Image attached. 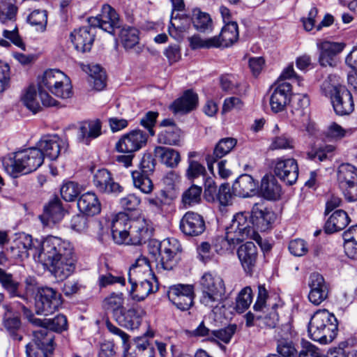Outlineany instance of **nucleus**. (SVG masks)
Returning a JSON list of instances; mask_svg holds the SVG:
<instances>
[{"instance_id":"obj_1","label":"nucleus","mask_w":357,"mask_h":357,"mask_svg":"<svg viewBox=\"0 0 357 357\" xmlns=\"http://www.w3.org/2000/svg\"><path fill=\"white\" fill-rule=\"evenodd\" d=\"M38 248L36 260L51 268L60 280L69 277L75 269L76 259L71 244L61 238L49 236L36 242Z\"/></svg>"},{"instance_id":"obj_2","label":"nucleus","mask_w":357,"mask_h":357,"mask_svg":"<svg viewBox=\"0 0 357 357\" xmlns=\"http://www.w3.org/2000/svg\"><path fill=\"white\" fill-rule=\"evenodd\" d=\"M38 89L39 98L45 107L55 106L57 101L52 98L47 91L61 98H68L72 96L71 86L67 76L61 70L50 69L38 78Z\"/></svg>"},{"instance_id":"obj_3","label":"nucleus","mask_w":357,"mask_h":357,"mask_svg":"<svg viewBox=\"0 0 357 357\" xmlns=\"http://www.w3.org/2000/svg\"><path fill=\"white\" fill-rule=\"evenodd\" d=\"M1 162L5 171L16 178L20 174H29L38 169L44 162V155L36 146L10 153Z\"/></svg>"},{"instance_id":"obj_4","label":"nucleus","mask_w":357,"mask_h":357,"mask_svg":"<svg viewBox=\"0 0 357 357\" xmlns=\"http://www.w3.org/2000/svg\"><path fill=\"white\" fill-rule=\"evenodd\" d=\"M257 239V235L251 223L249 212H240L234 215L231 223L226 229L225 237L220 238L222 244L220 250L233 249L248 238Z\"/></svg>"},{"instance_id":"obj_5","label":"nucleus","mask_w":357,"mask_h":357,"mask_svg":"<svg viewBox=\"0 0 357 357\" xmlns=\"http://www.w3.org/2000/svg\"><path fill=\"white\" fill-rule=\"evenodd\" d=\"M200 303L213 309L225 300L226 288L223 279L218 274L205 273L200 280Z\"/></svg>"},{"instance_id":"obj_6","label":"nucleus","mask_w":357,"mask_h":357,"mask_svg":"<svg viewBox=\"0 0 357 357\" xmlns=\"http://www.w3.org/2000/svg\"><path fill=\"white\" fill-rule=\"evenodd\" d=\"M151 271V266L149 260L144 257L138 258L135 263L132 265L128 272V280L131 284L130 291L132 298L136 301H144L151 293L153 291L152 282L147 279L139 280V274L142 272Z\"/></svg>"},{"instance_id":"obj_7","label":"nucleus","mask_w":357,"mask_h":357,"mask_svg":"<svg viewBox=\"0 0 357 357\" xmlns=\"http://www.w3.org/2000/svg\"><path fill=\"white\" fill-rule=\"evenodd\" d=\"M314 341L320 344H330L337 334V319L325 309L314 312Z\"/></svg>"},{"instance_id":"obj_8","label":"nucleus","mask_w":357,"mask_h":357,"mask_svg":"<svg viewBox=\"0 0 357 357\" xmlns=\"http://www.w3.org/2000/svg\"><path fill=\"white\" fill-rule=\"evenodd\" d=\"M61 303V295L54 289L49 287L38 288L35 301L38 314H51L59 309Z\"/></svg>"},{"instance_id":"obj_9","label":"nucleus","mask_w":357,"mask_h":357,"mask_svg":"<svg viewBox=\"0 0 357 357\" xmlns=\"http://www.w3.org/2000/svg\"><path fill=\"white\" fill-rule=\"evenodd\" d=\"M159 259H156V268L160 270H172L176 263V257L182 252V247L178 239L167 238L163 240L157 248Z\"/></svg>"},{"instance_id":"obj_10","label":"nucleus","mask_w":357,"mask_h":357,"mask_svg":"<svg viewBox=\"0 0 357 357\" xmlns=\"http://www.w3.org/2000/svg\"><path fill=\"white\" fill-rule=\"evenodd\" d=\"M250 214L257 238L259 237L258 232H265L271 229L277 218L272 209L266 207L261 203L255 204Z\"/></svg>"},{"instance_id":"obj_11","label":"nucleus","mask_w":357,"mask_h":357,"mask_svg":"<svg viewBox=\"0 0 357 357\" xmlns=\"http://www.w3.org/2000/svg\"><path fill=\"white\" fill-rule=\"evenodd\" d=\"M88 22L93 28L98 27L112 35L114 34L116 29L121 27L118 13L108 4L102 6L101 13L97 16L89 17Z\"/></svg>"},{"instance_id":"obj_12","label":"nucleus","mask_w":357,"mask_h":357,"mask_svg":"<svg viewBox=\"0 0 357 357\" xmlns=\"http://www.w3.org/2000/svg\"><path fill=\"white\" fill-rule=\"evenodd\" d=\"M272 93L269 99L271 111L278 113L284 111L290 102L292 86L288 82L277 81L271 87Z\"/></svg>"},{"instance_id":"obj_13","label":"nucleus","mask_w":357,"mask_h":357,"mask_svg":"<svg viewBox=\"0 0 357 357\" xmlns=\"http://www.w3.org/2000/svg\"><path fill=\"white\" fill-rule=\"evenodd\" d=\"M148 135L144 131L136 129L121 137L115 144V149L119 153H134L146 145Z\"/></svg>"},{"instance_id":"obj_14","label":"nucleus","mask_w":357,"mask_h":357,"mask_svg":"<svg viewBox=\"0 0 357 357\" xmlns=\"http://www.w3.org/2000/svg\"><path fill=\"white\" fill-rule=\"evenodd\" d=\"M129 229L128 243L134 245L145 243L151 238L154 231L152 222L141 216L136 219H132Z\"/></svg>"},{"instance_id":"obj_15","label":"nucleus","mask_w":357,"mask_h":357,"mask_svg":"<svg viewBox=\"0 0 357 357\" xmlns=\"http://www.w3.org/2000/svg\"><path fill=\"white\" fill-rule=\"evenodd\" d=\"M18 312L20 311L27 317L29 321L36 326L47 328L48 331L61 333L68 328V321L66 316L58 314L52 319H38L34 317L31 311L24 305L19 304Z\"/></svg>"},{"instance_id":"obj_16","label":"nucleus","mask_w":357,"mask_h":357,"mask_svg":"<svg viewBox=\"0 0 357 357\" xmlns=\"http://www.w3.org/2000/svg\"><path fill=\"white\" fill-rule=\"evenodd\" d=\"M273 172L287 185H294L298 177V165L294 158H277L274 162Z\"/></svg>"},{"instance_id":"obj_17","label":"nucleus","mask_w":357,"mask_h":357,"mask_svg":"<svg viewBox=\"0 0 357 357\" xmlns=\"http://www.w3.org/2000/svg\"><path fill=\"white\" fill-rule=\"evenodd\" d=\"M169 300L180 310L185 311L193 304L194 289L192 285L178 284L169 287Z\"/></svg>"},{"instance_id":"obj_18","label":"nucleus","mask_w":357,"mask_h":357,"mask_svg":"<svg viewBox=\"0 0 357 357\" xmlns=\"http://www.w3.org/2000/svg\"><path fill=\"white\" fill-rule=\"evenodd\" d=\"M38 150L51 160H56L62 151H66L68 144L57 135L43 136L36 144Z\"/></svg>"},{"instance_id":"obj_19","label":"nucleus","mask_w":357,"mask_h":357,"mask_svg":"<svg viewBox=\"0 0 357 357\" xmlns=\"http://www.w3.org/2000/svg\"><path fill=\"white\" fill-rule=\"evenodd\" d=\"M144 314L145 312L142 307L133 306L129 309L123 307L116 310L114 318L121 326L134 330L141 325Z\"/></svg>"},{"instance_id":"obj_20","label":"nucleus","mask_w":357,"mask_h":357,"mask_svg":"<svg viewBox=\"0 0 357 357\" xmlns=\"http://www.w3.org/2000/svg\"><path fill=\"white\" fill-rule=\"evenodd\" d=\"M179 229L188 236H197L206 229L204 217L195 212H186L180 220Z\"/></svg>"},{"instance_id":"obj_21","label":"nucleus","mask_w":357,"mask_h":357,"mask_svg":"<svg viewBox=\"0 0 357 357\" xmlns=\"http://www.w3.org/2000/svg\"><path fill=\"white\" fill-rule=\"evenodd\" d=\"M318 50V63L324 68L333 67L335 65V57L340 53L344 45L330 41H321L317 43Z\"/></svg>"},{"instance_id":"obj_22","label":"nucleus","mask_w":357,"mask_h":357,"mask_svg":"<svg viewBox=\"0 0 357 357\" xmlns=\"http://www.w3.org/2000/svg\"><path fill=\"white\" fill-rule=\"evenodd\" d=\"M93 183L96 189L102 193L119 194L123 188L114 181L110 172L106 169H98L93 175Z\"/></svg>"},{"instance_id":"obj_23","label":"nucleus","mask_w":357,"mask_h":357,"mask_svg":"<svg viewBox=\"0 0 357 357\" xmlns=\"http://www.w3.org/2000/svg\"><path fill=\"white\" fill-rule=\"evenodd\" d=\"M93 29L89 25L75 29L70 33L71 41L78 52L84 53L91 50L95 38Z\"/></svg>"},{"instance_id":"obj_24","label":"nucleus","mask_w":357,"mask_h":357,"mask_svg":"<svg viewBox=\"0 0 357 357\" xmlns=\"http://www.w3.org/2000/svg\"><path fill=\"white\" fill-rule=\"evenodd\" d=\"M331 100L335 113L340 116L349 114L354 109L353 96L345 87H340Z\"/></svg>"},{"instance_id":"obj_25","label":"nucleus","mask_w":357,"mask_h":357,"mask_svg":"<svg viewBox=\"0 0 357 357\" xmlns=\"http://www.w3.org/2000/svg\"><path fill=\"white\" fill-rule=\"evenodd\" d=\"M119 33V40L126 51L135 49L139 54L142 49L137 46L139 42V31L132 26L124 25L121 26Z\"/></svg>"},{"instance_id":"obj_26","label":"nucleus","mask_w":357,"mask_h":357,"mask_svg":"<svg viewBox=\"0 0 357 357\" xmlns=\"http://www.w3.org/2000/svg\"><path fill=\"white\" fill-rule=\"evenodd\" d=\"M101 122L100 120L86 121L80 123L77 133V140L86 145L101 135Z\"/></svg>"},{"instance_id":"obj_27","label":"nucleus","mask_w":357,"mask_h":357,"mask_svg":"<svg viewBox=\"0 0 357 357\" xmlns=\"http://www.w3.org/2000/svg\"><path fill=\"white\" fill-rule=\"evenodd\" d=\"M237 255L245 271L251 273L257 261V246L254 243L248 241L238 248Z\"/></svg>"},{"instance_id":"obj_28","label":"nucleus","mask_w":357,"mask_h":357,"mask_svg":"<svg viewBox=\"0 0 357 357\" xmlns=\"http://www.w3.org/2000/svg\"><path fill=\"white\" fill-rule=\"evenodd\" d=\"M258 182L250 175L245 174L239 176L232 185L233 193L235 195L248 197L255 194Z\"/></svg>"},{"instance_id":"obj_29","label":"nucleus","mask_w":357,"mask_h":357,"mask_svg":"<svg viewBox=\"0 0 357 357\" xmlns=\"http://www.w3.org/2000/svg\"><path fill=\"white\" fill-rule=\"evenodd\" d=\"M198 104V96L192 90L184 91L182 96L175 100L170 106L172 111L176 113L186 114L195 109Z\"/></svg>"},{"instance_id":"obj_30","label":"nucleus","mask_w":357,"mask_h":357,"mask_svg":"<svg viewBox=\"0 0 357 357\" xmlns=\"http://www.w3.org/2000/svg\"><path fill=\"white\" fill-rule=\"evenodd\" d=\"M261 195L267 200H278L282 195V188L274 175L266 174L261 181Z\"/></svg>"},{"instance_id":"obj_31","label":"nucleus","mask_w":357,"mask_h":357,"mask_svg":"<svg viewBox=\"0 0 357 357\" xmlns=\"http://www.w3.org/2000/svg\"><path fill=\"white\" fill-rule=\"evenodd\" d=\"M63 215L64 210L61 202L59 199H54L45 206L43 213L39 218L45 226H50L51 223L55 224L61 221Z\"/></svg>"},{"instance_id":"obj_32","label":"nucleus","mask_w":357,"mask_h":357,"mask_svg":"<svg viewBox=\"0 0 357 357\" xmlns=\"http://www.w3.org/2000/svg\"><path fill=\"white\" fill-rule=\"evenodd\" d=\"M79 211L89 216L98 214L101 210L100 202L94 192H87L81 195L77 200Z\"/></svg>"},{"instance_id":"obj_33","label":"nucleus","mask_w":357,"mask_h":357,"mask_svg":"<svg viewBox=\"0 0 357 357\" xmlns=\"http://www.w3.org/2000/svg\"><path fill=\"white\" fill-rule=\"evenodd\" d=\"M294 109L302 116L301 122L303 126L309 135L312 131V125L310 121L311 109L310 97L306 94H298L296 98Z\"/></svg>"},{"instance_id":"obj_34","label":"nucleus","mask_w":357,"mask_h":357,"mask_svg":"<svg viewBox=\"0 0 357 357\" xmlns=\"http://www.w3.org/2000/svg\"><path fill=\"white\" fill-rule=\"evenodd\" d=\"M217 40L218 47H228L238 39V27L236 22H228L222 28L218 36L213 37Z\"/></svg>"},{"instance_id":"obj_35","label":"nucleus","mask_w":357,"mask_h":357,"mask_svg":"<svg viewBox=\"0 0 357 357\" xmlns=\"http://www.w3.org/2000/svg\"><path fill=\"white\" fill-rule=\"evenodd\" d=\"M350 221L346 211L337 209L326 220L324 225V231L326 234H333L342 230L349 225Z\"/></svg>"},{"instance_id":"obj_36","label":"nucleus","mask_w":357,"mask_h":357,"mask_svg":"<svg viewBox=\"0 0 357 357\" xmlns=\"http://www.w3.org/2000/svg\"><path fill=\"white\" fill-rule=\"evenodd\" d=\"M236 144L237 140L233 137H225L220 139L214 147L213 153L208 155L206 157L208 167H210L213 163L218 162L219 159L229 153Z\"/></svg>"},{"instance_id":"obj_37","label":"nucleus","mask_w":357,"mask_h":357,"mask_svg":"<svg viewBox=\"0 0 357 357\" xmlns=\"http://www.w3.org/2000/svg\"><path fill=\"white\" fill-rule=\"evenodd\" d=\"M191 21L194 28L200 33H210L213 29V23L211 15L202 11L199 8L192 9Z\"/></svg>"},{"instance_id":"obj_38","label":"nucleus","mask_w":357,"mask_h":357,"mask_svg":"<svg viewBox=\"0 0 357 357\" xmlns=\"http://www.w3.org/2000/svg\"><path fill=\"white\" fill-rule=\"evenodd\" d=\"M14 242L22 253V257L29 258L30 255H32L36 260L38 252L36 242H39L38 239H33L31 235L22 234Z\"/></svg>"},{"instance_id":"obj_39","label":"nucleus","mask_w":357,"mask_h":357,"mask_svg":"<svg viewBox=\"0 0 357 357\" xmlns=\"http://www.w3.org/2000/svg\"><path fill=\"white\" fill-rule=\"evenodd\" d=\"M39 327L40 328L33 331L34 342L31 343L51 354L54 349V335L53 333L48 331L47 328Z\"/></svg>"},{"instance_id":"obj_40","label":"nucleus","mask_w":357,"mask_h":357,"mask_svg":"<svg viewBox=\"0 0 357 357\" xmlns=\"http://www.w3.org/2000/svg\"><path fill=\"white\" fill-rule=\"evenodd\" d=\"M0 284L8 292L10 297H20L26 301L25 296H22L19 292L20 282L17 281L11 273L0 268Z\"/></svg>"},{"instance_id":"obj_41","label":"nucleus","mask_w":357,"mask_h":357,"mask_svg":"<svg viewBox=\"0 0 357 357\" xmlns=\"http://www.w3.org/2000/svg\"><path fill=\"white\" fill-rule=\"evenodd\" d=\"M154 155L169 167H176L181 160L179 153L169 147L156 146L154 149Z\"/></svg>"},{"instance_id":"obj_42","label":"nucleus","mask_w":357,"mask_h":357,"mask_svg":"<svg viewBox=\"0 0 357 357\" xmlns=\"http://www.w3.org/2000/svg\"><path fill=\"white\" fill-rule=\"evenodd\" d=\"M337 180L342 190L357 181V168L350 164L341 165L337 170Z\"/></svg>"},{"instance_id":"obj_43","label":"nucleus","mask_w":357,"mask_h":357,"mask_svg":"<svg viewBox=\"0 0 357 357\" xmlns=\"http://www.w3.org/2000/svg\"><path fill=\"white\" fill-rule=\"evenodd\" d=\"M329 293L328 284L319 273H314V305H319L325 301Z\"/></svg>"},{"instance_id":"obj_44","label":"nucleus","mask_w":357,"mask_h":357,"mask_svg":"<svg viewBox=\"0 0 357 357\" xmlns=\"http://www.w3.org/2000/svg\"><path fill=\"white\" fill-rule=\"evenodd\" d=\"M89 82L97 91H101L106 86V74L99 65L89 66Z\"/></svg>"},{"instance_id":"obj_45","label":"nucleus","mask_w":357,"mask_h":357,"mask_svg":"<svg viewBox=\"0 0 357 357\" xmlns=\"http://www.w3.org/2000/svg\"><path fill=\"white\" fill-rule=\"evenodd\" d=\"M17 13V7L14 0H0V22L1 23H14Z\"/></svg>"},{"instance_id":"obj_46","label":"nucleus","mask_w":357,"mask_h":357,"mask_svg":"<svg viewBox=\"0 0 357 357\" xmlns=\"http://www.w3.org/2000/svg\"><path fill=\"white\" fill-rule=\"evenodd\" d=\"M202 192V187L197 185H192L182 194L181 202L183 206L187 208L199 204L201 202Z\"/></svg>"},{"instance_id":"obj_47","label":"nucleus","mask_w":357,"mask_h":357,"mask_svg":"<svg viewBox=\"0 0 357 357\" xmlns=\"http://www.w3.org/2000/svg\"><path fill=\"white\" fill-rule=\"evenodd\" d=\"M180 137L181 130L177 126H170L159 133L158 141L160 144L176 145Z\"/></svg>"},{"instance_id":"obj_48","label":"nucleus","mask_w":357,"mask_h":357,"mask_svg":"<svg viewBox=\"0 0 357 357\" xmlns=\"http://www.w3.org/2000/svg\"><path fill=\"white\" fill-rule=\"evenodd\" d=\"M149 174H142L138 171L132 172L134 186L144 194L151 193L153 188V182L149 177Z\"/></svg>"},{"instance_id":"obj_49","label":"nucleus","mask_w":357,"mask_h":357,"mask_svg":"<svg viewBox=\"0 0 357 357\" xmlns=\"http://www.w3.org/2000/svg\"><path fill=\"white\" fill-rule=\"evenodd\" d=\"M252 301V291L250 287H244L236 298L235 309L238 313L245 312Z\"/></svg>"},{"instance_id":"obj_50","label":"nucleus","mask_w":357,"mask_h":357,"mask_svg":"<svg viewBox=\"0 0 357 357\" xmlns=\"http://www.w3.org/2000/svg\"><path fill=\"white\" fill-rule=\"evenodd\" d=\"M22 101L23 104L34 114L37 113L41 109L34 86H31L27 89L22 98Z\"/></svg>"},{"instance_id":"obj_51","label":"nucleus","mask_w":357,"mask_h":357,"mask_svg":"<svg viewBox=\"0 0 357 357\" xmlns=\"http://www.w3.org/2000/svg\"><path fill=\"white\" fill-rule=\"evenodd\" d=\"M80 192V186L73 181H68L63 183L60 190L61 197L66 202L75 201Z\"/></svg>"},{"instance_id":"obj_52","label":"nucleus","mask_w":357,"mask_h":357,"mask_svg":"<svg viewBox=\"0 0 357 357\" xmlns=\"http://www.w3.org/2000/svg\"><path fill=\"white\" fill-rule=\"evenodd\" d=\"M3 325L7 331L9 333L10 337L14 340L20 341L22 336L18 333L21 327V321L17 316L13 317H4Z\"/></svg>"},{"instance_id":"obj_53","label":"nucleus","mask_w":357,"mask_h":357,"mask_svg":"<svg viewBox=\"0 0 357 357\" xmlns=\"http://www.w3.org/2000/svg\"><path fill=\"white\" fill-rule=\"evenodd\" d=\"M340 87L343 86L337 84L336 82V76L329 75L321 85V92L323 95L331 99L332 96L337 93Z\"/></svg>"},{"instance_id":"obj_54","label":"nucleus","mask_w":357,"mask_h":357,"mask_svg":"<svg viewBox=\"0 0 357 357\" xmlns=\"http://www.w3.org/2000/svg\"><path fill=\"white\" fill-rule=\"evenodd\" d=\"M123 297L122 293H112L103 301L104 307L107 310L113 311V317L116 310H120L123 307Z\"/></svg>"},{"instance_id":"obj_55","label":"nucleus","mask_w":357,"mask_h":357,"mask_svg":"<svg viewBox=\"0 0 357 357\" xmlns=\"http://www.w3.org/2000/svg\"><path fill=\"white\" fill-rule=\"evenodd\" d=\"M190 47L192 50L200 48H213L217 46V40L213 37L203 39L199 35H194L188 38Z\"/></svg>"},{"instance_id":"obj_56","label":"nucleus","mask_w":357,"mask_h":357,"mask_svg":"<svg viewBox=\"0 0 357 357\" xmlns=\"http://www.w3.org/2000/svg\"><path fill=\"white\" fill-rule=\"evenodd\" d=\"M28 22L32 26H40L42 31L45 30L47 22V13L45 10H35L27 17Z\"/></svg>"},{"instance_id":"obj_57","label":"nucleus","mask_w":357,"mask_h":357,"mask_svg":"<svg viewBox=\"0 0 357 357\" xmlns=\"http://www.w3.org/2000/svg\"><path fill=\"white\" fill-rule=\"evenodd\" d=\"M141 202L140 197L135 193H129L119 199L121 207L125 211H129L137 209Z\"/></svg>"},{"instance_id":"obj_58","label":"nucleus","mask_w":357,"mask_h":357,"mask_svg":"<svg viewBox=\"0 0 357 357\" xmlns=\"http://www.w3.org/2000/svg\"><path fill=\"white\" fill-rule=\"evenodd\" d=\"M236 331V324H229L228 326L220 330H214L213 335V342H218V340H220L227 344L229 342Z\"/></svg>"},{"instance_id":"obj_59","label":"nucleus","mask_w":357,"mask_h":357,"mask_svg":"<svg viewBox=\"0 0 357 357\" xmlns=\"http://www.w3.org/2000/svg\"><path fill=\"white\" fill-rule=\"evenodd\" d=\"M130 219L128 215L125 213H119L114 215L111 222V231L117 230L129 229Z\"/></svg>"},{"instance_id":"obj_60","label":"nucleus","mask_w":357,"mask_h":357,"mask_svg":"<svg viewBox=\"0 0 357 357\" xmlns=\"http://www.w3.org/2000/svg\"><path fill=\"white\" fill-rule=\"evenodd\" d=\"M206 173L205 167L195 160H189L186 169V176L190 181H194L200 176H205Z\"/></svg>"},{"instance_id":"obj_61","label":"nucleus","mask_w":357,"mask_h":357,"mask_svg":"<svg viewBox=\"0 0 357 357\" xmlns=\"http://www.w3.org/2000/svg\"><path fill=\"white\" fill-rule=\"evenodd\" d=\"M172 20L168 26V33L169 36L176 41H181L183 38L184 33L188 31V26L176 24V17Z\"/></svg>"},{"instance_id":"obj_62","label":"nucleus","mask_w":357,"mask_h":357,"mask_svg":"<svg viewBox=\"0 0 357 357\" xmlns=\"http://www.w3.org/2000/svg\"><path fill=\"white\" fill-rule=\"evenodd\" d=\"M277 351L282 357H296L297 350L293 342L287 340H280L278 342Z\"/></svg>"},{"instance_id":"obj_63","label":"nucleus","mask_w":357,"mask_h":357,"mask_svg":"<svg viewBox=\"0 0 357 357\" xmlns=\"http://www.w3.org/2000/svg\"><path fill=\"white\" fill-rule=\"evenodd\" d=\"M222 206H228L231 204L233 195L230 191L229 183H222L220 185L218 191L215 196Z\"/></svg>"},{"instance_id":"obj_64","label":"nucleus","mask_w":357,"mask_h":357,"mask_svg":"<svg viewBox=\"0 0 357 357\" xmlns=\"http://www.w3.org/2000/svg\"><path fill=\"white\" fill-rule=\"evenodd\" d=\"M288 248L290 253L296 257L303 256L307 252L306 242L301 238L291 240Z\"/></svg>"}]
</instances>
